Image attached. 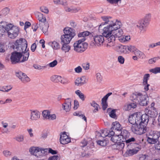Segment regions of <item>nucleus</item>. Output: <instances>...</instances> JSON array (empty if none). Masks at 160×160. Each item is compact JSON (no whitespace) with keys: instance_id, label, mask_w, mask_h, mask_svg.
<instances>
[{"instance_id":"1","label":"nucleus","mask_w":160,"mask_h":160,"mask_svg":"<svg viewBox=\"0 0 160 160\" xmlns=\"http://www.w3.org/2000/svg\"><path fill=\"white\" fill-rule=\"evenodd\" d=\"M102 18L104 23H102L99 26V32L106 38L112 34L114 30L120 28L121 23L118 20L113 21L110 17L104 16Z\"/></svg>"},{"instance_id":"2","label":"nucleus","mask_w":160,"mask_h":160,"mask_svg":"<svg viewBox=\"0 0 160 160\" xmlns=\"http://www.w3.org/2000/svg\"><path fill=\"white\" fill-rule=\"evenodd\" d=\"M19 31V28L12 24L4 21L0 22V35L1 36L6 32L9 38L14 39L18 35Z\"/></svg>"},{"instance_id":"3","label":"nucleus","mask_w":160,"mask_h":160,"mask_svg":"<svg viewBox=\"0 0 160 160\" xmlns=\"http://www.w3.org/2000/svg\"><path fill=\"white\" fill-rule=\"evenodd\" d=\"M27 41L24 39L20 38L17 40L14 44V49L19 52L23 57V59L21 62L26 61L28 59L29 53L28 49L27 50Z\"/></svg>"},{"instance_id":"4","label":"nucleus","mask_w":160,"mask_h":160,"mask_svg":"<svg viewBox=\"0 0 160 160\" xmlns=\"http://www.w3.org/2000/svg\"><path fill=\"white\" fill-rule=\"evenodd\" d=\"M131 100L133 102L138 103L142 106L148 105L149 102V98L146 94L136 92L132 93L130 96Z\"/></svg>"},{"instance_id":"5","label":"nucleus","mask_w":160,"mask_h":160,"mask_svg":"<svg viewBox=\"0 0 160 160\" xmlns=\"http://www.w3.org/2000/svg\"><path fill=\"white\" fill-rule=\"evenodd\" d=\"M64 34L61 35V43L69 44L72 39L75 35V31L71 28H66L63 30Z\"/></svg>"},{"instance_id":"6","label":"nucleus","mask_w":160,"mask_h":160,"mask_svg":"<svg viewBox=\"0 0 160 160\" xmlns=\"http://www.w3.org/2000/svg\"><path fill=\"white\" fill-rule=\"evenodd\" d=\"M29 151L32 154L38 158L44 156L48 154V149L39 147H31Z\"/></svg>"},{"instance_id":"7","label":"nucleus","mask_w":160,"mask_h":160,"mask_svg":"<svg viewBox=\"0 0 160 160\" xmlns=\"http://www.w3.org/2000/svg\"><path fill=\"white\" fill-rule=\"evenodd\" d=\"M147 124L146 123H139L138 124V125L137 124L132 125L131 128V130L134 133L137 134L141 135L147 131Z\"/></svg>"},{"instance_id":"8","label":"nucleus","mask_w":160,"mask_h":160,"mask_svg":"<svg viewBox=\"0 0 160 160\" xmlns=\"http://www.w3.org/2000/svg\"><path fill=\"white\" fill-rule=\"evenodd\" d=\"M147 141L148 143L151 144H154L158 140L160 137V133L157 131H151L147 133Z\"/></svg>"},{"instance_id":"9","label":"nucleus","mask_w":160,"mask_h":160,"mask_svg":"<svg viewBox=\"0 0 160 160\" xmlns=\"http://www.w3.org/2000/svg\"><path fill=\"white\" fill-rule=\"evenodd\" d=\"M88 45L87 43L78 40L73 44L74 49L77 52H82L86 49Z\"/></svg>"},{"instance_id":"10","label":"nucleus","mask_w":160,"mask_h":160,"mask_svg":"<svg viewBox=\"0 0 160 160\" xmlns=\"http://www.w3.org/2000/svg\"><path fill=\"white\" fill-rule=\"evenodd\" d=\"M136 116V121L137 124L142 123H148V116L146 114H141L140 112L135 113Z\"/></svg>"},{"instance_id":"11","label":"nucleus","mask_w":160,"mask_h":160,"mask_svg":"<svg viewBox=\"0 0 160 160\" xmlns=\"http://www.w3.org/2000/svg\"><path fill=\"white\" fill-rule=\"evenodd\" d=\"M145 112V114H146L148 117V122L153 123L155 120L154 118L158 114L157 111L154 110L153 109H151V110L148 109H146Z\"/></svg>"},{"instance_id":"12","label":"nucleus","mask_w":160,"mask_h":160,"mask_svg":"<svg viewBox=\"0 0 160 160\" xmlns=\"http://www.w3.org/2000/svg\"><path fill=\"white\" fill-rule=\"evenodd\" d=\"M136 145V144L130 143L127 145L128 149L124 154L125 157H128L132 156L137 153L139 150L138 147H136V149L135 148H131L132 145Z\"/></svg>"},{"instance_id":"13","label":"nucleus","mask_w":160,"mask_h":160,"mask_svg":"<svg viewBox=\"0 0 160 160\" xmlns=\"http://www.w3.org/2000/svg\"><path fill=\"white\" fill-rule=\"evenodd\" d=\"M22 56V55L19 52H12L10 57L12 63L15 64L18 63Z\"/></svg>"},{"instance_id":"14","label":"nucleus","mask_w":160,"mask_h":160,"mask_svg":"<svg viewBox=\"0 0 160 160\" xmlns=\"http://www.w3.org/2000/svg\"><path fill=\"white\" fill-rule=\"evenodd\" d=\"M16 75L21 81L24 83H26L30 81V78L25 73L21 72H16Z\"/></svg>"},{"instance_id":"15","label":"nucleus","mask_w":160,"mask_h":160,"mask_svg":"<svg viewBox=\"0 0 160 160\" xmlns=\"http://www.w3.org/2000/svg\"><path fill=\"white\" fill-rule=\"evenodd\" d=\"M70 142V138L66 134L65 132L61 133L60 138V142L61 144H67Z\"/></svg>"},{"instance_id":"16","label":"nucleus","mask_w":160,"mask_h":160,"mask_svg":"<svg viewBox=\"0 0 160 160\" xmlns=\"http://www.w3.org/2000/svg\"><path fill=\"white\" fill-rule=\"evenodd\" d=\"M30 119L32 121H37L38 120L40 117V113L36 110H30Z\"/></svg>"},{"instance_id":"17","label":"nucleus","mask_w":160,"mask_h":160,"mask_svg":"<svg viewBox=\"0 0 160 160\" xmlns=\"http://www.w3.org/2000/svg\"><path fill=\"white\" fill-rule=\"evenodd\" d=\"M103 35H97L93 37V39L95 42V45L101 46L103 44L104 38Z\"/></svg>"},{"instance_id":"18","label":"nucleus","mask_w":160,"mask_h":160,"mask_svg":"<svg viewBox=\"0 0 160 160\" xmlns=\"http://www.w3.org/2000/svg\"><path fill=\"white\" fill-rule=\"evenodd\" d=\"M72 102V100L71 98L66 99L65 102L62 104L63 109L67 112L69 111L71 108Z\"/></svg>"},{"instance_id":"19","label":"nucleus","mask_w":160,"mask_h":160,"mask_svg":"<svg viewBox=\"0 0 160 160\" xmlns=\"http://www.w3.org/2000/svg\"><path fill=\"white\" fill-rule=\"evenodd\" d=\"M148 23L142 19L139 21L137 27L139 28L141 32H143L146 30V28L148 25Z\"/></svg>"},{"instance_id":"20","label":"nucleus","mask_w":160,"mask_h":160,"mask_svg":"<svg viewBox=\"0 0 160 160\" xmlns=\"http://www.w3.org/2000/svg\"><path fill=\"white\" fill-rule=\"evenodd\" d=\"M90 34V32L88 31H85L80 32L78 35L79 38L78 40H80L81 42H84V41L86 39V37Z\"/></svg>"},{"instance_id":"21","label":"nucleus","mask_w":160,"mask_h":160,"mask_svg":"<svg viewBox=\"0 0 160 160\" xmlns=\"http://www.w3.org/2000/svg\"><path fill=\"white\" fill-rule=\"evenodd\" d=\"M108 44L107 46L109 47H112L115 45V36H114V33L110 35L107 37Z\"/></svg>"},{"instance_id":"22","label":"nucleus","mask_w":160,"mask_h":160,"mask_svg":"<svg viewBox=\"0 0 160 160\" xmlns=\"http://www.w3.org/2000/svg\"><path fill=\"white\" fill-rule=\"evenodd\" d=\"M112 94V92H109L102 99V108L103 110H105L107 107L108 103L107 100L108 97Z\"/></svg>"},{"instance_id":"23","label":"nucleus","mask_w":160,"mask_h":160,"mask_svg":"<svg viewBox=\"0 0 160 160\" xmlns=\"http://www.w3.org/2000/svg\"><path fill=\"white\" fill-rule=\"evenodd\" d=\"M86 83L85 78L84 76L78 78L75 81V85L77 86H81Z\"/></svg>"},{"instance_id":"24","label":"nucleus","mask_w":160,"mask_h":160,"mask_svg":"<svg viewBox=\"0 0 160 160\" xmlns=\"http://www.w3.org/2000/svg\"><path fill=\"white\" fill-rule=\"evenodd\" d=\"M111 129L114 131L121 132L122 127L121 124L118 122H115L112 123Z\"/></svg>"},{"instance_id":"25","label":"nucleus","mask_w":160,"mask_h":160,"mask_svg":"<svg viewBox=\"0 0 160 160\" xmlns=\"http://www.w3.org/2000/svg\"><path fill=\"white\" fill-rule=\"evenodd\" d=\"M115 50L116 51L120 53H127L126 45H118L115 47Z\"/></svg>"},{"instance_id":"26","label":"nucleus","mask_w":160,"mask_h":160,"mask_svg":"<svg viewBox=\"0 0 160 160\" xmlns=\"http://www.w3.org/2000/svg\"><path fill=\"white\" fill-rule=\"evenodd\" d=\"M62 79L61 77L56 75H53L51 78V80L53 82H61L63 84L66 83L65 82H62Z\"/></svg>"},{"instance_id":"27","label":"nucleus","mask_w":160,"mask_h":160,"mask_svg":"<svg viewBox=\"0 0 160 160\" xmlns=\"http://www.w3.org/2000/svg\"><path fill=\"white\" fill-rule=\"evenodd\" d=\"M39 27L40 29L42 31L43 33L47 34L48 29L49 27V25L48 22H46L43 23V25H39Z\"/></svg>"},{"instance_id":"28","label":"nucleus","mask_w":160,"mask_h":160,"mask_svg":"<svg viewBox=\"0 0 160 160\" xmlns=\"http://www.w3.org/2000/svg\"><path fill=\"white\" fill-rule=\"evenodd\" d=\"M10 9L8 8H5L2 9L0 12V18L5 17L9 12Z\"/></svg>"},{"instance_id":"29","label":"nucleus","mask_w":160,"mask_h":160,"mask_svg":"<svg viewBox=\"0 0 160 160\" xmlns=\"http://www.w3.org/2000/svg\"><path fill=\"white\" fill-rule=\"evenodd\" d=\"M48 44L51 46L53 49L58 50L60 48L59 43L55 41L49 42Z\"/></svg>"},{"instance_id":"30","label":"nucleus","mask_w":160,"mask_h":160,"mask_svg":"<svg viewBox=\"0 0 160 160\" xmlns=\"http://www.w3.org/2000/svg\"><path fill=\"white\" fill-rule=\"evenodd\" d=\"M120 135L122 136L123 139L124 138L125 140H127V139L129 138L130 134L127 130H123L122 131H121Z\"/></svg>"},{"instance_id":"31","label":"nucleus","mask_w":160,"mask_h":160,"mask_svg":"<svg viewBox=\"0 0 160 160\" xmlns=\"http://www.w3.org/2000/svg\"><path fill=\"white\" fill-rule=\"evenodd\" d=\"M62 45L61 48L62 50L65 53L68 52L71 49L70 46L68 45L69 44L61 43Z\"/></svg>"},{"instance_id":"32","label":"nucleus","mask_w":160,"mask_h":160,"mask_svg":"<svg viewBox=\"0 0 160 160\" xmlns=\"http://www.w3.org/2000/svg\"><path fill=\"white\" fill-rule=\"evenodd\" d=\"M136 116H135V113L129 116L128 118V121L129 123L132 125H134L137 124L136 121Z\"/></svg>"},{"instance_id":"33","label":"nucleus","mask_w":160,"mask_h":160,"mask_svg":"<svg viewBox=\"0 0 160 160\" xmlns=\"http://www.w3.org/2000/svg\"><path fill=\"white\" fill-rule=\"evenodd\" d=\"M101 133L98 132V133L99 135V136L103 138H105L107 136L108 137L109 130L107 129H105L101 130Z\"/></svg>"},{"instance_id":"34","label":"nucleus","mask_w":160,"mask_h":160,"mask_svg":"<svg viewBox=\"0 0 160 160\" xmlns=\"http://www.w3.org/2000/svg\"><path fill=\"white\" fill-rule=\"evenodd\" d=\"M117 30L114 31V36L115 38H118L121 36L123 34V31L122 29H119L118 31Z\"/></svg>"},{"instance_id":"35","label":"nucleus","mask_w":160,"mask_h":160,"mask_svg":"<svg viewBox=\"0 0 160 160\" xmlns=\"http://www.w3.org/2000/svg\"><path fill=\"white\" fill-rule=\"evenodd\" d=\"M133 52L134 54L138 56L139 58H143V56L144 55V53L136 48L135 49Z\"/></svg>"},{"instance_id":"36","label":"nucleus","mask_w":160,"mask_h":160,"mask_svg":"<svg viewBox=\"0 0 160 160\" xmlns=\"http://www.w3.org/2000/svg\"><path fill=\"white\" fill-rule=\"evenodd\" d=\"M75 93L82 101H84L85 98V97L84 94L82 93L79 90H76Z\"/></svg>"},{"instance_id":"37","label":"nucleus","mask_w":160,"mask_h":160,"mask_svg":"<svg viewBox=\"0 0 160 160\" xmlns=\"http://www.w3.org/2000/svg\"><path fill=\"white\" fill-rule=\"evenodd\" d=\"M125 144L123 141L119 142L117 143V149L119 150H122Z\"/></svg>"},{"instance_id":"38","label":"nucleus","mask_w":160,"mask_h":160,"mask_svg":"<svg viewBox=\"0 0 160 160\" xmlns=\"http://www.w3.org/2000/svg\"><path fill=\"white\" fill-rule=\"evenodd\" d=\"M119 135H116L113 136L111 138V140L113 142L115 143H118L120 140H121V139H120L119 137Z\"/></svg>"},{"instance_id":"39","label":"nucleus","mask_w":160,"mask_h":160,"mask_svg":"<svg viewBox=\"0 0 160 160\" xmlns=\"http://www.w3.org/2000/svg\"><path fill=\"white\" fill-rule=\"evenodd\" d=\"M136 48L134 46L132 45H126V48L127 53H129V52H133L135 51Z\"/></svg>"},{"instance_id":"40","label":"nucleus","mask_w":160,"mask_h":160,"mask_svg":"<svg viewBox=\"0 0 160 160\" xmlns=\"http://www.w3.org/2000/svg\"><path fill=\"white\" fill-rule=\"evenodd\" d=\"M14 139L17 142H22L24 140V136L21 134L17 135Z\"/></svg>"},{"instance_id":"41","label":"nucleus","mask_w":160,"mask_h":160,"mask_svg":"<svg viewBox=\"0 0 160 160\" xmlns=\"http://www.w3.org/2000/svg\"><path fill=\"white\" fill-rule=\"evenodd\" d=\"M91 105L95 108L94 109L93 111V112H96L98 111V107L99 105L95 101H93L91 103Z\"/></svg>"},{"instance_id":"42","label":"nucleus","mask_w":160,"mask_h":160,"mask_svg":"<svg viewBox=\"0 0 160 160\" xmlns=\"http://www.w3.org/2000/svg\"><path fill=\"white\" fill-rule=\"evenodd\" d=\"M12 88V87L10 85L7 86L3 87V89H0V91L5 92H8L11 90Z\"/></svg>"},{"instance_id":"43","label":"nucleus","mask_w":160,"mask_h":160,"mask_svg":"<svg viewBox=\"0 0 160 160\" xmlns=\"http://www.w3.org/2000/svg\"><path fill=\"white\" fill-rule=\"evenodd\" d=\"M73 115L81 117L85 122L87 121L86 118L84 115L81 114L80 112H75L73 113Z\"/></svg>"},{"instance_id":"44","label":"nucleus","mask_w":160,"mask_h":160,"mask_svg":"<svg viewBox=\"0 0 160 160\" xmlns=\"http://www.w3.org/2000/svg\"><path fill=\"white\" fill-rule=\"evenodd\" d=\"M149 71L154 74L158 73H160V67H156L154 68L150 69Z\"/></svg>"},{"instance_id":"45","label":"nucleus","mask_w":160,"mask_h":160,"mask_svg":"<svg viewBox=\"0 0 160 160\" xmlns=\"http://www.w3.org/2000/svg\"><path fill=\"white\" fill-rule=\"evenodd\" d=\"M149 77L150 75L149 74H146L144 75L143 79V84H147L148 80Z\"/></svg>"},{"instance_id":"46","label":"nucleus","mask_w":160,"mask_h":160,"mask_svg":"<svg viewBox=\"0 0 160 160\" xmlns=\"http://www.w3.org/2000/svg\"><path fill=\"white\" fill-rule=\"evenodd\" d=\"M33 67L35 69L39 70H43L47 67L46 66H41L36 64H34Z\"/></svg>"},{"instance_id":"47","label":"nucleus","mask_w":160,"mask_h":160,"mask_svg":"<svg viewBox=\"0 0 160 160\" xmlns=\"http://www.w3.org/2000/svg\"><path fill=\"white\" fill-rule=\"evenodd\" d=\"M50 112L48 110H44L42 113L43 117L45 119H48Z\"/></svg>"},{"instance_id":"48","label":"nucleus","mask_w":160,"mask_h":160,"mask_svg":"<svg viewBox=\"0 0 160 160\" xmlns=\"http://www.w3.org/2000/svg\"><path fill=\"white\" fill-rule=\"evenodd\" d=\"M151 18V14L150 13L147 14L145 16L144 18L142 20L147 22L148 24Z\"/></svg>"},{"instance_id":"49","label":"nucleus","mask_w":160,"mask_h":160,"mask_svg":"<svg viewBox=\"0 0 160 160\" xmlns=\"http://www.w3.org/2000/svg\"><path fill=\"white\" fill-rule=\"evenodd\" d=\"M118 61L121 64H123L124 62L125 59L122 56H119L118 58Z\"/></svg>"},{"instance_id":"50","label":"nucleus","mask_w":160,"mask_h":160,"mask_svg":"<svg viewBox=\"0 0 160 160\" xmlns=\"http://www.w3.org/2000/svg\"><path fill=\"white\" fill-rule=\"evenodd\" d=\"M35 16L39 21L44 16L40 12H37L35 14Z\"/></svg>"},{"instance_id":"51","label":"nucleus","mask_w":160,"mask_h":160,"mask_svg":"<svg viewBox=\"0 0 160 160\" xmlns=\"http://www.w3.org/2000/svg\"><path fill=\"white\" fill-rule=\"evenodd\" d=\"M107 1L111 4H116L121 2V0H107Z\"/></svg>"},{"instance_id":"52","label":"nucleus","mask_w":160,"mask_h":160,"mask_svg":"<svg viewBox=\"0 0 160 160\" xmlns=\"http://www.w3.org/2000/svg\"><path fill=\"white\" fill-rule=\"evenodd\" d=\"M97 143L102 146H105L107 144V141L106 140H98L97 141Z\"/></svg>"},{"instance_id":"53","label":"nucleus","mask_w":160,"mask_h":160,"mask_svg":"<svg viewBox=\"0 0 160 160\" xmlns=\"http://www.w3.org/2000/svg\"><path fill=\"white\" fill-rule=\"evenodd\" d=\"M40 11L43 12L47 14L48 13L49 10L48 8L44 6L40 8Z\"/></svg>"},{"instance_id":"54","label":"nucleus","mask_w":160,"mask_h":160,"mask_svg":"<svg viewBox=\"0 0 160 160\" xmlns=\"http://www.w3.org/2000/svg\"><path fill=\"white\" fill-rule=\"evenodd\" d=\"M46 22H48L46 21V17L44 16L41 19L39 20V25H43V24L46 23Z\"/></svg>"},{"instance_id":"55","label":"nucleus","mask_w":160,"mask_h":160,"mask_svg":"<svg viewBox=\"0 0 160 160\" xmlns=\"http://www.w3.org/2000/svg\"><path fill=\"white\" fill-rule=\"evenodd\" d=\"M109 115L111 117L115 118L116 117L115 110L114 109L112 110L111 112L109 113Z\"/></svg>"},{"instance_id":"56","label":"nucleus","mask_w":160,"mask_h":160,"mask_svg":"<svg viewBox=\"0 0 160 160\" xmlns=\"http://www.w3.org/2000/svg\"><path fill=\"white\" fill-rule=\"evenodd\" d=\"M89 63H83L82 65L83 68L85 70H88L89 69Z\"/></svg>"},{"instance_id":"57","label":"nucleus","mask_w":160,"mask_h":160,"mask_svg":"<svg viewBox=\"0 0 160 160\" xmlns=\"http://www.w3.org/2000/svg\"><path fill=\"white\" fill-rule=\"evenodd\" d=\"M135 141V138L133 137H131L127 139V140H125L126 143H130L131 142H134Z\"/></svg>"},{"instance_id":"58","label":"nucleus","mask_w":160,"mask_h":160,"mask_svg":"<svg viewBox=\"0 0 160 160\" xmlns=\"http://www.w3.org/2000/svg\"><path fill=\"white\" fill-rule=\"evenodd\" d=\"M148 156L146 155H141L140 156L139 160H148Z\"/></svg>"},{"instance_id":"59","label":"nucleus","mask_w":160,"mask_h":160,"mask_svg":"<svg viewBox=\"0 0 160 160\" xmlns=\"http://www.w3.org/2000/svg\"><path fill=\"white\" fill-rule=\"evenodd\" d=\"M96 78L97 81L99 82L102 81V78L100 73H98L96 74Z\"/></svg>"},{"instance_id":"60","label":"nucleus","mask_w":160,"mask_h":160,"mask_svg":"<svg viewBox=\"0 0 160 160\" xmlns=\"http://www.w3.org/2000/svg\"><path fill=\"white\" fill-rule=\"evenodd\" d=\"M58 63L57 61L56 60H55L53 62L50 63L48 65L50 67H53L56 66Z\"/></svg>"},{"instance_id":"61","label":"nucleus","mask_w":160,"mask_h":160,"mask_svg":"<svg viewBox=\"0 0 160 160\" xmlns=\"http://www.w3.org/2000/svg\"><path fill=\"white\" fill-rule=\"evenodd\" d=\"M75 71L77 73L81 72L82 70V68L80 66H78L74 69Z\"/></svg>"},{"instance_id":"62","label":"nucleus","mask_w":160,"mask_h":160,"mask_svg":"<svg viewBox=\"0 0 160 160\" xmlns=\"http://www.w3.org/2000/svg\"><path fill=\"white\" fill-rule=\"evenodd\" d=\"M38 28V26L37 23H34L32 25V28L34 32L36 31L37 29Z\"/></svg>"},{"instance_id":"63","label":"nucleus","mask_w":160,"mask_h":160,"mask_svg":"<svg viewBox=\"0 0 160 160\" xmlns=\"http://www.w3.org/2000/svg\"><path fill=\"white\" fill-rule=\"evenodd\" d=\"M156 58H151L148 60V62L150 64H153L155 63L156 61Z\"/></svg>"},{"instance_id":"64","label":"nucleus","mask_w":160,"mask_h":160,"mask_svg":"<svg viewBox=\"0 0 160 160\" xmlns=\"http://www.w3.org/2000/svg\"><path fill=\"white\" fill-rule=\"evenodd\" d=\"M58 156L54 155L49 158L48 160H58Z\"/></svg>"}]
</instances>
